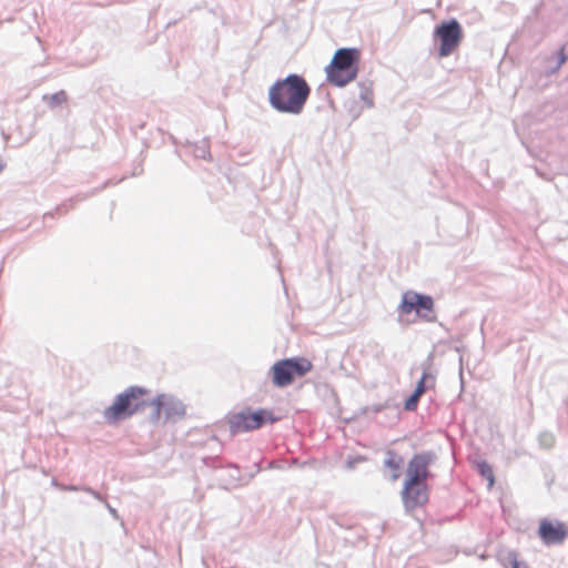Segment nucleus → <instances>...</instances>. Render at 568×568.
<instances>
[{"instance_id":"obj_3","label":"nucleus","mask_w":568,"mask_h":568,"mask_svg":"<svg viewBox=\"0 0 568 568\" xmlns=\"http://www.w3.org/2000/svg\"><path fill=\"white\" fill-rule=\"evenodd\" d=\"M149 395L150 392L143 387H128L116 395L112 405L104 409L103 417L105 422L111 425L118 424L151 406Z\"/></svg>"},{"instance_id":"obj_4","label":"nucleus","mask_w":568,"mask_h":568,"mask_svg":"<svg viewBox=\"0 0 568 568\" xmlns=\"http://www.w3.org/2000/svg\"><path fill=\"white\" fill-rule=\"evenodd\" d=\"M361 51L356 48L338 49L325 68L329 84L343 88L354 81L358 73Z\"/></svg>"},{"instance_id":"obj_12","label":"nucleus","mask_w":568,"mask_h":568,"mask_svg":"<svg viewBox=\"0 0 568 568\" xmlns=\"http://www.w3.org/2000/svg\"><path fill=\"white\" fill-rule=\"evenodd\" d=\"M432 378L430 375L425 372L420 378V381L417 383L416 388L413 394L422 397V395L426 392V383L427 381Z\"/></svg>"},{"instance_id":"obj_10","label":"nucleus","mask_w":568,"mask_h":568,"mask_svg":"<svg viewBox=\"0 0 568 568\" xmlns=\"http://www.w3.org/2000/svg\"><path fill=\"white\" fill-rule=\"evenodd\" d=\"M538 536L547 546L561 544L568 536L564 523L541 519L538 528Z\"/></svg>"},{"instance_id":"obj_5","label":"nucleus","mask_w":568,"mask_h":568,"mask_svg":"<svg viewBox=\"0 0 568 568\" xmlns=\"http://www.w3.org/2000/svg\"><path fill=\"white\" fill-rule=\"evenodd\" d=\"M277 419L272 410L264 408L252 410L247 408L229 415L227 424L233 434H239L258 429L263 425L275 423Z\"/></svg>"},{"instance_id":"obj_11","label":"nucleus","mask_w":568,"mask_h":568,"mask_svg":"<svg viewBox=\"0 0 568 568\" xmlns=\"http://www.w3.org/2000/svg\"><path fill=\"white\" fill-rule=\"evenodd\" d=\"M385 466L392 470V479L397 480L400 476V468L403 466V457L397 453L389 450L387 452Z\"/></svg>"},{"instance_id":"obj_9","label":"nucleus","mask_w":568,"mask_h":568,"mask_svg":"<svg viewBox=\"0 0 568 568\" xmlns=\"http://www.w3.org/2000/svg\"><path fill=\"white\" fill-rule=\"evenodd\" d=\"M434 301L430 296L420 295L415 292H406L403 295L400 312L410 314L415 311L418 315L427 321L434 320L433 316Z\"/></svg>"},{"instance_id":"obj_16","label":"nucleus","mask_w":568,"mask_h":568,"mask_svg":"<svg viewBox=\"0 0 568 568\" xmlns=\"http://www.w3.org/2000/svg\"><path fill=\"white\" fill-rule=\"evenodd\" d=\"M513 568H528V567H521L520 564L515 559L513 564Z\"/></svg>"},{"instance_id":"obj_7","label":"nucleus","mask_w":568,"mask_h":568,"mask_svg":"<svg viewBox=\"0 0 568 568\" xmlns=\"http://www.w3.org/2000/svg\"><path fill=\"white\" fill-rule=\"evenodd\" d=\"M434 37L439 42V55L442 58L448 57L459 47L463 39V29L459 22L453 19L437 26Z\"/></svg>"},{"instance_id":"obj_14","label":"nucleus","mask_w":568,"mask_h":568,"mask_svg":"<svg viewBox=\"0 0 568 568\" xmlns=\"http://www.w3.org/2000/svg\"><path fill=\"white\" fill-rule=\"evenodd\" d=\"M419 396L412 394L410 397H408L405 402V409L406 410H415L419 400Z\"/></svg>"},{"instance_id":"obj_2","label":"nucleus","mask_w":568,"mask_h":568,"mask_svg":"<svg viewBox=\"0 0 568 568\" xmlns=\"http://www.w3.org/2000/svg\"><path fill=\"white\" fill-rule=\"evenodd\" d=\"M311 94L306 80L298 74H290L274 82L268 89L270 104L278 112L300 114Z\"/></svg>"},{"instance_id":"obj_6","label":"nucleus","mask_w":568,"mask_h":568,"mask_svg":"<svg viewBox=\"0 0 568 568\" xmlns=\"http://www.w3.org/2000/svg\"><path fill=\"white\" fill-rule=\"evenodd\" d=\"M307 358L294 357L275 363L272 367L273 383L278 387L290 385L295 377H302L312 369Z\"/></svg>"},{"instance_id":"obj_8","label":"nucleus","mask_w":568,"mask_h":568,"mask_svg":"<svg viewBox=\"0 0 568 568\" xmlns=\"http://www.w3.org/2000/svg\"><path fill=\"white\" fill-rule=\"evenodd\" d=\"M151 406L153 407V412L151 414V420L153 423L160 422L162 417L165 420H171L180 418L185 414V407L182 402L163 394L152 399Z\"/></svg>"},{"instance_id":"obj_15","label":"nucleus","mask_w":568,"mask_h":568,"mask_svg":"<svg viewBox=\"0 0 568 568\" xmlns=\"http://www.w3.org/2000/svg\"><path fill=\"white\" fill-rule=\"evenodd\" d=\"M51 100L57 103H62L67 101V93L64 91H60L51 97Z\"/></svg>"},{"instance_id":"obj_13","label":"nucleus","mask_w":568,"mask_h":568,"mask_svg":"<svg viewBox=\"0 0 568 568\" xmlns=\"http://www.w3.org/2000/svg\"><path fill=\"white\" fill-rule=\"evenodd\" d=\"M479 470L480 474L489 480V484L491 486L494 484V474L491 467L487 464H481L479 466Z\"/></svg>"},{"instance_id":"obj_1","label":"nucleus","mask_w":568,"mask_h":568,"mask_svg":"<svg viewBox=\"0 0 568 568\" xmlns=\"http://www.w3.org/2000/svg\"><path fill=\"white\" fill-rule=\"evenodd\" d=\"M435 458L434 453L423 452L415 454L408 460L400 493L406 511L413 513L428 503L429 489L427 480L430 477L429 466Z\"/></svg>"}]
</instances>
